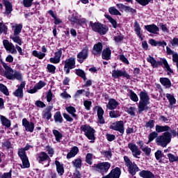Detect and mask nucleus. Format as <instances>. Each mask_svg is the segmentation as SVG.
<instances>
[{"mask_svg": "<svg viewBox=\"0 0 178 178\" xmlns=\"http://www.w3.org/2000/svg\"><path fill=\"white\" fill-rule=\"evenodd\" d=\"M4 5L6 6L7 13H10V12H12V3H10L9 1H5Z\"/></svg>", "mask_w": 178, "mask_h": 178, "instance_id": "46", "label": "nucleus"}, {"mask_svg": "<svg viewBox=\"0 0 178 178\" xmlns=\"http://www.w3.org/2000/svg\"><path fill=\"white\" fill-rule=\"evenodd\" d=\"M145 28L149 33H152L153 34H156L157 31H159V28L156 26L155 24L147 25L145 26Z\"/></svg>", "mask_w": 178, "mask_h": 178, "instance_id": "26", "label": "nucleus"}, {"mask_svg": "<svg viewBox=\"0 0 178 178\" xmlns=\"http://www.w3.org/2000/svg\"><path fill=\"white\" fill-rule=\"evenodd\" d=\"M86 162L88 163V165H92V154L88 153L86 154Z\"/></svg>", "mask_w": 178, "mask_h": 178, "instance_id": "49", "label": "nucleus"}, {"mask_svg": "<svg viewBox=\"0 0 178 178\" xmlns=\"http://www.w3.org/2000/svg\"><path fill=\"white\" fill-rule=\"evenodd\" d=\"M170 130V127L168 125H165V126L156 125V133H163V131H169Z\"/></svg>", "mask_w": 178, "mask_h": 178, "instance_id": "28", "label": "nucleus"}, {"mask_svg": "<svg viewBox=\"0 0 178 178\" xmlns=\"http://www.w3.org/2000/svg\"><path fill=\"white\" fill-rule=\"evenodd\" d=\"M140 100L138 104V112L141 113V112H144V111L148 109L147 105H149V96H148V93L145 92H140Z\"/></svg>", "mask_w": 178, "mask_h": 178, "instance_id": "2", "label": "nucleus"}, {"mask_svg": "<svg viewBox=\"0 0 178 178\" xmlns=\"http://www.w3.org/2000/svg\"><path fill=\"white\" fill-rule=\"evenodd\" d=\"M79 152V147L74 146L72 149L70 150V152L67 154V159H70V158H73L77 155V153Z\"/></svg>", "mask_w": 178, "mask_h": 178, "instance_id": "29", "label": "nucleus"}, {"mask_svg": "<svg viewBox=\"0 0 178 178\" xmlns=\"http://www.w3.org/2000/svg\"><path fill=\"white\" fill-rule=\"evenodd\" d=\"M47 84L45 82L40 81L38 83L35 84V86L33 87V89H31L28 90V92L29 94H34L35 93L36 91H38V90H41L43 87H45Z\"/></svg>", "mask_w": 178, "mask_h": 178, "instance_id": "18", "label": "nucleus"}, {"mask_svg": "<svg viewBox=\"0 0 178 178\" xmlns=\"http://www.w3.org/2000/svg\"><path fill=\"white\" fill-rule=\"evenodd\" d=\"M102 155L106 158H112V152L111 151H102Z\"/></svg>", "mask_w": 178, "mask_h": 178, "instance_id": "57", "label": "nucleus"}, {"mask_svg": "<svg viewBox=\"0 0 178 178\" xmlns=\"http://www.w3.org/2000/svg\"><path fill=\"white\" fill-rule=\"evenodd\" d=\"M33 1L34 0H24L23 1L24 6H25V8H30V6L33 5Z\"/></svg>", "mask_w": 178, "mask_h": 178, "instance_id": "56", "label": "nucleus"}, {"mask_svg": "<svg viewBox=\"0 0 178 178\" xmlns=\"http://www.w3.org/2000/svg\"><path fill=\"white\" fill-rule=\"evenodd\" d=\"M156 137H158L157 132L153 131V132L150 133L148 136L149 140L147 143V144H148L149 143H151V141H154V140H155V138H156Z\"/></svg>", "mask_w": 178, "mask_h": 178, "instance_id": "43", "label": "nucleus"}, {"mask_svg": "<svg viewBox=\"0 0 178 178\" xmlns=\"http://www.w3.org/2000/svg\"><path fill=\"white\" fill-rule=\"evenodd\" d=\"M62 49H60L58 51H56L54 54V57H51L49 59L51 63H59L60 62V58H62Z\"/></svg>", "mask_w": 178, "mask_h": 178, "instance_id": "15", "label": "nucleus"}, {"mask_svg": "<svg viewBox=\"0 0 178 178\" xmlns=\"http://www.w3.org/2000/svg\"><path fill=\"white\" fill-rule=\"evenodd\" d=\"M53 134H54V137L56 138V141L57 143H60V139L62 138V137H63L62 134L60 132H59V131L54 129V130H53Z\"/></svg>", "mask_w": 178, "mask_h": 178, "instance_id": "33", "label": "nucleus"}, {"mask_svg": "<svg viewBox=\"0 0 178 178\" xmlns=\"http://www.w3.org/2000/svg\"><path fill=\"white\" fill-rule=\"evenodd\" d=\"M172 62H174V63H176V66H177V65H178V54H177V52L173 54Z\"/></svg>", "mask_w": 178, "mask_h": 178, "instance_id": "63", "label": "nucleus"}, {"mask_svg": "<svg viewBox=\"0 0 178 178\" xmlns=\"http://www.w3.org/2000/svg\"><path fill=\"white\" fill-rule=\"evenodd\" d=\"M172 141V134L170 132H165L161 136H159L156 139L157 145L161 147H166L169 143Z\"/></svg>", "mask_w": 178, "mask_h": 178, "instance_id": "3", "label": "nucleus"}, {"mask_svg": "<svg viewBox=\"0 0 178 178\" xmlns=\"http://www.w3.org/2000/svg\"><path fill=\"white\" fill-rule=\"evenodd\" d=\"M90 24L93 31H96V33L105 35L108 32V27H106V26L102 24L90 22Z\"/></svg>", "mask_w": 178, "mask_h": 178, "instance_id": "7", "label": "nucleus"}, {"mask_svg": "<svg viewBox=\"0 0 178 178\" xmlns=\"http://www.w3.org/2000/svg\"><path fill=\"white\" fill-rule=\"evenodd\" d=\"M110 117L113 118H117L120 116V113L118 111H113L109 113Z\"/></svg>", "mask_w": 178, "mask_h": 178, "instance_id": "52", "label": "nucleus"}, {"mask_svg": "<svg viewBox=\"0 0 178 178\" xmlns=\"http://www.w3.org/2000/svg\"><path fill=\"white\" fill-rule=\"evenodd\" d=\"M32 54L33 56H35V58H38V59H44V58H45V53H42L41 51L38 52L34 50Z\"/></svg>", "mask_w": 178, "mask_h": 178, "instance_id": "36", "label": "nucleus"}, {"mask_svg": "<svg viewBox=\"0 0 178 178\" xmlns=\"http://www.w3.org/2000/svg\"><path fill=\"white\" fill-rule=\"evenodd\" d=\"M154 123L155 122L154 121V120H150L147 122H146L145 127L147 129H152L155 126Z\"/></svg>", "mask_w": 178, "mask_h": 178, "instance_id": "54", "label": "nucleus"}, {"mask_svg": "<svg viewBox=\"0 0 178 178\" xmlns=\"http://www.w3.org/2000/svg\"><path fill=\"white\" fill-rule=\"evenodd\" d=\"M10 38L14 41V42H16V44H18V45H22V39H20V37H19V35L10 36Z\"/></svg>", "mask_w": 178, "mask_h": 178, "instance_id": "40", "label": "nucleus"}, {"mask_svg": "<svg viewBox=\"0 0 178 178\" xmlns=\"http://www.w3.org/2000/svg\"><path fill=\"white\" fill-rule=\"evenodd\" d=\"M136 2H138L140 5H142V6H145L151 2V0H136Z\"/></svg>", "mask_w": 178, "mask_h": 178, "instance_id": "59", "label": "nucleus"}, {"mask_svg": "<svg viewBox=\"0 0 178 178\" xmlns=\"http://www.w3.org/2000/svg\"><path fill=\"white\" fill-rule=\"evenodd\" d=\"M166 98L168 99L170 105H175V104H176V99L175 98V96H173V95L167 93Z\"/></svg>", "mask_w": 178, "mask_h": 178, "instance_id": "37", "label": "nucleus"}, {"mask_svg": "<svg viewBox=\"0 0 178 178\" xmlns=\"http://www.w3.org/2000/svg\"><path fill=\"white\" fill-rule=\"evenodd\" d=\"M81 130L85 133V136L90 140V143L95 141V129L88 125H82Z\"/></svg>", "mask_w": 178, "mask_h": 178, "instance_id": "5", "label": "nucleus"}, {"mask_svg": "<svg viewBox=\"0 0 178 178\" xmlns=\"http://www.w3.org/2000/svg\"><path fill=\"white\" fill-rule=\"evenodd\" d=\"M13 80H15V79H16L17 80H22V74H20V72H14V75H13Z\"/></svg>", "mask_w": 178, "mask_h": 178, "instance_id": "60", "label": "nucleus"}, {"mask_svg": "<svg viewBox=\"0 0 178 178\" xmlns=\"http://www.w3.org/2000/svg\"><path fill=\"white\" fill-rule=\"evenodd\" d=\"M54 120L56 123H62L63 118L60 115V112H56L54 115Z\"/></svg>", "mask_w": 178, "mask_h": 178, "instance_id": "38", "label": "nucleus"}, {"mask_svg": "<svg viewBox=\"0 0 178 178\" xmlns=\"http://www.w3.org/2000/svg\"><path fill=\"white\" fill-rule=\"evenodd\" d=\"M124 39V36H123V35L122 34L114 37L115 42L118 44L119 42H121L122 41H123Z\"/></svg>", "mask_w": 178, "mask_h": 178, "instance_id": "55", "label": "nucleus"}, {"mask_svg": "<svg viewBox=\"0 0 178 178\" xmlns=\"http://www.w3.org/2000/svg\"><path fill=\"white\" fill-rule=\"evenodd\" d=\"M47 69L49 73L54 74L56 70V67H55L54 65L49 64L47 65Z\"/></svg>", "mask_w": 178, "mask_h": 178, "instance_id": "53", "label": "nucleus"}, {"mask_svg": "<svg viewBox=\"0 0 178 178\" xmlns=\"http://www.w3.org/2000/svg\"><path fill=\"white\" fill-rule=\"evenodd\" d=\"M120 60L123 62V63H126V65H129V60L124 56V55H120Z\"/></svg>", "mask_w": 178, "mask_h": 178, "instance_id": "62", "label": "nucleus"}, {"mask_svg": "<svg viewBox=\"0 0 178 178\" xmlns=\"http://www.w3.org/2000/svg\"><path fill=\"white\" fill-rule=\"evenodd\" d=\"M127 113L131 116H136V107H129L127 109Z\"/></svg>", "mask_w": 178, "mask_h": 178, "instance_id": "51", "label": "nucleus"}, {"mask_svg": "<svg viewBox=\"0 0 178 178\" xmlns=\"http://www.w3.org/2000/svg\"><path fill=\"white\" fill-rule=\"evenodd\" d=\"M92 168L93 170H96V172H99L102 175H104L105 173H108V171L111 168V163L109 162H102L97 164H94Z\"/></svg>", "mask_w": 178, "mask_h": 178, "instance_id": "4", "label": "nucleus"}, {"mask_svg": "<svg viewBox=\"0 0 178 178\" xmlns=\"http://www.w3.org/2000/svg\"><path fill=\"white\" fill-rule=\"evenodd\" d=\"M134 30L137 35L139 36V38H141V28L137 22H135L134 24Z\"/></svg>", "mask_w": 178, "mask_h": 178, "instance_id": "41", "label": "nucleus"}, {"mask_svg": "<svg viewBox=\"0 0 178 178\" xmlns=\"http://www.w3.org/2000/svg\"><path fill=\"white\" fill-rule=\"evenodd\" d=\"M0 91L5 95H9V90H8V88L2 83H0Z\"/></svg>", "mask_w": 178, "mask_h": 178, "instance_id": "45", "label": "nucleus"}, {"mask_svg": "<svg viewBox=\"0 0 178 178\" xmlns=\"http://www.w3.org/2000/svg\"><path fill=\"white\" fill-rule=\"evenodd\" d=\"M13 30L14 35H19L22 33V29H23V25L22 24H16L12 26Z\"/></svg>", "mask_w": 178, "mask_h": 178, "instance_id": "23", "label": "nucleus"}, {"mask_svg": "<svg viewBox=\"0 0 178 178\" xmlns=\"http://www.w3.org/2000/svg\"><path fill=\"white\" fill-rule=\"evenodd\" d=\"M66 111H67V112H68V113L72 115V118H76L77 117V115L75 113L76 108L74 107H73V106L66 107Z\"/></svg>", "mask_w": 178, "mask_h": 178, "instance_id": "35", "label": "nucleus"}, {"mask_svg": "<svg viewBox=\"0 0 178 178\" xmlns=\"http://www.w3.org/2000/svg\"><path fill=\"white\" fill-rule=\"evenodd\" d=\"M22 124L25 127L26 131H30V133L34 131V123L29 122L27 119L24 118L22 120Z\"/></svg>", "mask_w": 178, "mask_h": 178, "instance_id": "17", "label": "nucleus"}, {"mask_svg": "<svg viewBox=\"0 0 178 178\" xmlns=\"http://www.w3.org/2000/svg\"><path fill=\"white\" fill-rule=\"evenodd\" d=\"M128 147L131 151L132 155H134L135 158H138V156L141 155V151L140 150V149H138V147L136 144L129 143Z\"/></svg>", "mask_w": 178, "mask_h": 178, "instance_id": "14", "label": "nucleus"}, {"mask_svg": "<svg viewBox=\"0 0 178 178\" xmlns=\"http://www.w3.org/2000/svg\"><path fill=\"white\" fill-rule=\"evenodd\" d=\"M56 166V171L60 175V176H62L63 173H65V169L63 168V165L60 164V162L58 161H55Z\"/></svg>", "mask_w": 178, "mask_h": 178, "instance_id": "27", "label": "nucleus"}, {"mask_svg": "<svg viewBox=\"0 0 178 178\" xmlns=\"http://www.w3.org/2000/svg\"><path fill=\"white\" fill-rule=\"evenodd\" d=\"M18 154L22 161V165H21V168L23 169L30 168V163L29 162L27 155H26V151L23 149H19L18 151Z\"/></svg>", "mask_w": 178, "mask_h": 178, "instance_id": "9", "label": "nucleus"}, {"mask_svg": "<svg viewBox=\"0 0 178 178\" xmlns=\"http://www.w3.org/2000/svg\"><path fill=\"white\" fill-rule=\"evenodd\" d=\"M76 73L77 76H79V77H81L86 81L87 80V78L86 77V73H84V71L81 70H76Z\"/></svg>", "mask_w": 178, "mask_h": 178, "instance_id": "47", "label": "nucleus"}, {"mask_svg": "<svg viewBox=\"0 0 178 178\" xmlns=\"http://www.w3.org/2000/svg\"><path fill=\"white\" fill-rule=\"evenodd\" d=\"M64 63V70L65 71L66 74H69V73H70V70L76 67V58L73 57L70 58L65 60Z\"/></svg>", "mask_w": 178, "mask_h": 178, "instance_id": "8", "label": "nucleus"}, {"mask_svg": "<svg viewBox=\"0 0 178 178\" xmlns=\"http://www.w3.org/2000/svg\"><path fill=\"white\" fill-rule=\"evenodd\" d=\"M106 18L108 19V22H110V23H111V24L114 29L118 28V22H116V20L113 19V18H112V17H111V15H107Z\"/></svg>", "mask_w": 178, "mask_h": 178, "instance_id": "44", "label": "nucleus"}, {"mask_svg": "<svg viewBox=\"0 0 178 178\" xmlns=\"http://www.w3.org/2000/svg\"><path fill=\"white\" fill-rule=\"evenodd\" d=\"M3 66L6 70L4 74L6 79H8V80H13V76L15 74V72H13V70L8 66L6 63H3Z\"/></svg>", "mask_w": 178, "mask_h": 178, "instance_id": "16", "label": "nucleus"}, {"mask_svg": "<svg viewBox=\"0 0 178 178\" xmlns=\"http://www.w3.org/2000/svg\"><path fill=\"white\" fill-rule=\"evenodd\" d=\"M112 77L113 79H120V77H125V79H130V76L126 71L120 70H114L112 71Z\"/></svg>", "mask_w": 178, "mask_h": 178, "instance_id": "11", "label": "nucleus"}, {"mask_svg": "<svg viewBox=\"0 0 178 178\" xmlns=\"http://www.w3.org/2000/svg\"><path fill=\"white\" fill-rule=\"evenodd\" d=\"M51 109H52V107L49 106L43 112L42 117L47 119V120H49V119L52 118V114L50 111Z\"/></svg>", "mask_w": 178, "mask_h": 178, "instance_id": "32", "label": "nucleus"}, {"mask_svg": "<svg viewBox=\"0 0 178 178\" xmlns=\"http://www.w3.org/2000/svg\"><path fill=\"white\" fill-rule=\"evenodd\" d=\"M3 47L6 48V51L10 52V54H17V50L15 48V45L10 42L8 40H4L3 41Z\"/></svg>", "mask_w": 178, "mask_h": 178, "instance_id": "13", "label": "nucleus"}, {"mask_svg": "<svg viewBox=\"0 0 178 178\" xmlns=\"http://www.w3.org/2000/svg\"><path fill=\"white\" fill-rule=\"evenodd\" d=\"M160 83L165 88H170L172 87V82L168 78H160Z\"/></svg>", "mask_w": 178, "mask_h": 178, "instance_id": "24", "label": "nucleus"}, {"mask_svg": "<svg viewBox=\"0 0 178 178\" xmlns=\"http://www.w3.org/2000/svg\"><path fill=\"white\" fill-rule=\"evenodd\" d=\"M0 120L3 126L9 128L10 126V120H9V119L6 118V117L3 115H0Z\"/></svg>", "mask_w": 178, "mask_h": 178, "instance_id": "31", "label": "nucleus"}, {"mask_svg": "<svg viewBox=\"0 0 178 178\" xmlns=\"http://www.w3.org/2000/svg\"><path fill=\"white\" fill-rule=\"evenodd\" d=\"M101 52H102V43L99 42L94 45L93 54L94 55H101Z\"/></svg>", "mask_w": 178, "mask_h": 178, "instance_id": "25", "label": "nucleus"}, {"mask_svg": "<svg viewBox=\"0 0 178 178\" xmlns=\"http://www.w3.org/2000/svg\"><path fill=\"white\" fill-rule=\"evenodd\" d=\"M147 62L151 63L153 67H158V66L163 65L167 72H169L170 73H173V70H172V69L169 66V63H168V60H166L165 58H161L159 61H156L155 60V58H154V57H151V56H149L147 58Z\"/></svg>", "mask_w": 178, "mask_h": 178, "instance_id": "1", "label": "nucleus"}, {"mask_svg": "<svg viewBox=\"0 0 178 178\" xmlns=\"http://www.w3.org/2000/svg\"><path fill=\"white\" fill-rule=\"evenodd\" d=\"M97 116L98 122L100 124H104L105 123V120L104 119V109L102 107H98L97 108Z\"/></svg>", "mask_w": 178, "mask_h": 178, "instance_id": "21", "label": "nucleus"}, {"mask_svg": "<svg viewBox=\"0 0 178 178\" xmlns=\"http://www.w3.org/2000/svg\"><path fill=\"white\" fill-rule=\"evenodd\" d=\"M168 158L170 162H178V156L173 155L172 154H168Z\"/></svg>", "mask_w": 178, "mask_h": 178, "instance_id": "50", "label": "nucleus"}, {"mask_svg": "<svg viewBox=\"0 0 178 178\" xmlns=\"http://www.w3.org/2000/svg\"><path fill=\"white\" fill-rule=\"evenodd\" d=\"M26 86V83L22 82L18 88L14 92V95L17 98H23V88Z\"/></svg>", "mask_w": 178, "mask_h": 178, "instance_id": "19", "label": "nucleus"}, {"mask_svg": "<svg viewBox=\"0 0 178 178\" xmlns=\"http://www.w3.org/2000/svg\"><path fill=\"white\" fill-rule=\"evenodd\" d=\"M141 149L147 156H149V155L151 154V148L148 147H143Z\"/></svg>", "mask_w": 178, "mask_h": 178, "instance_id": "61", "label": "nucleus"}, {"mask_svg": "<svg viewBox=\"0 0 178 178\" xmlns=\"http://www.w3.org/2000/svg\"><path fill=\"white\" fill-rule=\"evenodd\" d=\"M7 31H8V27H6V26H5V24H3V23L0 22V33H6Z\"/></svg>", "mask_w": 178, "mask_h": 178, "instance_id": "58", "label": "nucleus"}, {"mask_svg": "<svg viewBox=\"0 0 178 178\" xmlns=\"http://www.w3.org/2000/svg\"><path fill=\"white\" fill-rule=\"evenodd\" d=\"M111 129L119 131L121 134H124V122L123 121H118L113 123Z\"/></svg>", "mask_w": 178, "mask_h": 178, "instance_id": "10", "label": "nucleus"}, {"mask_svg": "<svg viewBox=\"0 0 178 178\" xmlns=\"http://www.w3.org/2000/svg\"><path fill=\"white\" fill-rule=\"evenodd\" d=\"M111 49L108 47L106 49L103 50L102 58L104 59H106V60H109V59H111Z\"/></svg>", "mask_w": 178, "mask_h": 178, "instance_id": "30", "label": "nucleus"}, {"mask_svg": "<svg viewBox=\"0 0 178 178\" xmlns=\"http://www.w3.org/2000/svg\"><path fill=\"white\" fill-rule=\"evenodd\" d=\"M81 159H76L74 161H72V165L74 168H76V169H79L81 168Z\"/></svg>", "mask_w": 178, "mask_h": 178, "instance_id": "42", "label": "nucleus"}, {"mask_svg": "<svg viewBox=\"0 0 178 178\" xmlns=\"http://www.w3.org/2000/svg\"><path fill=\"white\" fill-rule=\"evenodd\" d=\"M49 156H48V154L45 152H42L39 154V162L41 163V162H44V161H47Z\"/></svg>", "mask_w": 178, "mask_h": 178, "instance_id": "39", "label": "nucleus"}, {"mask_svg": "<svg viewBox=\"0 0 178 178\" xmlns=\"http://www.w3.org/2000/svg\"><path fill=\"white\" fill-rule=\"evenodd\" d=\"M1 178H12V172H5L4 174H3Z\"/></svg>", "mask_w": 178, "mask_h": 178, "instance_id": "64", "label": "nucleus"}, {"mask_svg": "<svg viewBox=\"0 0 178 178\" xmlns=\"http://www.w3.org/2000/svg\"><path fill=\"white\" fill-rule=\"evenodd\" d=\"M70 22L75 23V24H83V23L86 22V19H79L77 14H73L72 17L70 18Z\"/></svg>", "mask_w": 178, "mask_h": 178, "instance_id": "20", "label": "nucleus"}, {"mask_svg": "<svg viewBox=\"0 0 178 178\" xmlns=\"http://www.w3.org/2000/svg\"><path fill=\"white\" fill-rule=\"evenodd\" d=\"M118 105L119 102H118V101L115 100L114 99H110L106 107L111 111H113V109H116Z\"/></svg>", "mask_w": 178, "mask_h": 178, "instance_id": "22", "label": "nucleus"}, {"mask_svg": "<svg viewBox=\"0 0 178 178\" xmlns=\"http://www.w3.org/2000/svg\"><path fill=\"white\" fill-rule=\"evenodd\" d=\"M129 98L131 99V101H134V102H138V97L134 92L130 91V95H129Z\"/></svg>", "mask_w": 178, "mask_h": 178, "instance_id": "48", "label": "nucleus"}, {"mask_svg": "<svg viewBox=\"0 0 178 178\" xmlns=\"http://www.w3.org/2000/svg\"><path fill=\"white\" fill-rule=\"evenodd\" d=\"M124 160L126 166H127L129 170V172L131 173V175H132V176H134V175H136V173L138 172V167H137V165H136L135 163H133L130 159H129V157H127V156H124Z\"/></svg>", "mask_w": 178, "mask_h": 178, "instance_id": "6", "label": "nucleus"}, {"mask_svg": "<svg viewBox=\"0 0 178 178\" xmlns=\"http://www.w3.org/2000/svg\"><path fill=\"white\" fill-rule=\"evenodd\" d=\"M88 58V47H84L81 51L77 54V60L83 63Z\"/></svg>", "mask_w": 178, "mask_h": 178, "instance_id": "12", "label": "nucleus"}, {"mask_svg": "<svg viewBox=\"0 0 178 178\" xmlns=\"http://www.w3.org/2000/svg\"><path fill=\"white\" fill-rule=\"evenodd\" d=\"M108 12L110 15H113L114 16H122V13H120V12L115 7H110L108 8Z\"/></svg>", "mask_w": 178, "mask_h": 178, "instance_id": "34", "label": "nucleus"}]
</instances>
